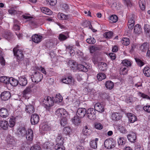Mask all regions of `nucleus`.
<instances>
[{
    "mask_svg": "<svg viewBox=\"0 0 150 150\" xmlns=\"http://www.w3.org/2000/svg\"><path fill=\"white\" fill-rule=\"evenodd\" d=\"M13 52L14 55L19 61L22 60L24 58V55L23 51L20 49L18 45H17L13 49Z\"/></svg>",
    "mask_w": 150,
    "mask_h": 150,
    "instance_id": "f257e3e1",
    "label": "nucleus"
},
{
    "mask_svg": "<svg viewBox=\"0 0 150 150\" xmlns=\"http://www.w3.org/2000/svg\"><path fill=\"white\" fill-rule=\"evenodd\" d=\"M42 104L46 109L50 111V107L54 104V102L51 97H45L42 100Z\"/></svg>",
    "mask_w": 150,
    "mask_h": 150,
    "instance_id": "f03ea898",
    "label": "nucleus"
},
{
    "mask_svg": "<svg viewBox=\"0 0 150 150\" xmlns=\"http://www.w3.org/2000/svg\"><path fill=\"white\" fill-rule=\"evenodd\" d=\"M31 78L33 82L38 83L41 81L43 78V75L39 72L35 71Z\"/></svg>",
    "mask_w": 150,
    "mask_h": 150,
    "instance_id": "7ed1b4c3",
    "label": "nucleus"
},
{
    "mask_svg": "<svg viewBox=\"0 0 150 150\" xmlns=\"http://www.w3.org/2000/svg\"><path fill=\"white\" fill-rule=\"evenodd\" d=\"M104 145L105 147L108 149H112L115 146V141L112 139H107L105 141Z\"/></svg>",
    "mask_w": 150,
    "mask_h": 150,
    "instance_id": "20e7f679",
    "label": "nucleus"
},
{
    "mask_svg": "<svg viewBox=\"0 0 150 150\" xmlns=\"http://www.w3.org/2000/svg\"><path fill=\"white\" fill-rule=\"evenodd\" d=\"M95 110L93 108H89L86 110V115L89 119L92 120L96 119V115Z\"/></svg>",
    "mask_w": 150,
    "mask_h": 150,
    "instance_id": "39448f33",
    "label": "nucleus"
},
{
    "mask_svg": "<svg viewBox=\"0 0 150 150\" xmlns=\"http://www.w3.org/2000/svg\"><path fill=\"white\" fill-rule=\"evenodd\" d=\"M55 115L60 118L66 117L68 115L67 111L63 108H59L55 112Z\"/></svg>",
    "mask_w": 150,
    "mask_h": 150,
    "instance_id": "423d86ee",
    "label": "nucleus"
},
{
    "mask_svg": "<svg viewBox=\"0 0 150 150\" xmlns=\"http://www.w3.org/2000/svg\"><path fill=\"white\" fill-rule=\"evenodd\" d=\"M62 81L64 83L71 85H74V80L71 75L63 78L62 79Z\"/></svg>",
    "mask_w": 150,
    "mask_h": 150,
    "instance_id": "0eeeda50",
    "label": "nucleus"
},
{
    "mask_svg": "<svg viewBox=\"0 0 150 150\" xmlns=\"http://www.w3.org/2000/svg\"><path fill=\"white\" fill-rule=\"evenodd\" d=\"M37 90V87L36 86L31 85L28 86L23 91V95H25L31 93L32 92H35Z\"/></svg>",
    "mask_w": 150,
    "mask_h": 150,
    "instance_id": "6e6552de",
    "label": "nucleus"
},
{
    "mask_svg": "<svg viewBox=\"0 0 150 150\" xmlns=\"http://www.w3.org/2000/svg\"><path fill=\"white\" fill-rule=\"evenodd\" d=\"M40 120L39 117L36 114H33L31 115L30 117V122L32 125L37 124Z\"/></svg>",
    "mask_w": 150,
    "mask_h": 150,
    "instance_id": "1a4fd4ad",
    "label": "nucleus"
},
{
    "mask_svg": "<svg viewBox=\"0 0 150 150\" xmlns=\"http://www.w3.org/2000/svg\"><path fill=\"white\" fill-rule=\"evenodd\" d=\"M26 138L27 140L31 141L33 140V130L31 129H28L26 131L25 134Z\"/></svg>",
    "mask_w": 150,
    "mask_h": 150,
    "instance_id": "9d476101",
    "label": "nucleus"
},
{
    "mask_svg": "<svg viewBox=\"0 0 150 150\" xmlns=\"http://www.w3.org/2000/svg\"><path fill=\"white\" fill-rule=\"evenodd\" d=\"M86 113V110L85 108H79L77 110L76 115L80 118L83 117Z\"/></svg>",
    "mask_w": 150,
    "mask_h": 150,
    "instance_id": "9b49d317",
    "label": "nucleus"
},
{
    "mask_svg": "<svg viewBox=\"0 0 150 150\" xmlns=\"http://www.w3.org/2000/svg\"><path fill=\"white\" fill-rule=\"evenodd\" d=\"M94 109L100 112H103L104 111V105L103 103H96L94 105Z\"/></svg>",
    "mask_w": 150,
    "mask_h": 150,
    "instance_id": "f8f14e48",
    "label": "nucleus"
},
{
    "mask_svg": "<svg viewBox=\"0 0 150 150\" xmlns=\"http://www.w3.org/2000/svg\"><path fill=\"white\" fill-rule=\"evenodd\" d=\"M0 96L2 100L6 101L10 99L11 95L9 91H6L2 93Z\"/></svg>",
    "mask_w": 150,
    "mask_h": 150,
    "instance_id": "ddd939ff",
    "label": "nucleus"
},
{
    "mask_svg": "<svg viewBox=\"0 0 150 150\" xmlns=\"http://www.w3.org/2000/svg\"><path fill=\"white\" fill-rule=\"evenodd\" d=\"M42 37L41 35L37 34L33 35L32 37V41L34 42L38 43L41 42Z\"/></svg>",
    "mask_w": 150,
    "mask_h": 150,
    "instance_id": "4468645a",
    "label": "nucleus"
},
{
    "mask_svg": "<svg viewBox=\"0 0 150 150\" xmlns=\"http://www.w3.org/2000/svg\"><path fill=\"white\" fill-rule=\"evenodd\" d=\"M25 111L28 114H32L35 111L34 107L33 106L31 105H26L25 108Z\"/></svg>",
    "mask_w": 150,
    "mask_h": 150,
    "instance_id": "2eb2a0df",
    "label": "nucleus"
},
{
    "mask_svg": "<svg viewBox=\"0 0 150 150\" xmlns=\"http://www.w3.org/2000/svg\"><path fill=\"white\" fill-rule=\"evenodd\" d=\"M128 140L132 143L135 142L137 139V136L135 133L132 132L127 135Z\"/></svg>",
    "mask_w": 150,
    "mask_h": 150,
    "instance_id": "dca6fc26",
    "label": "nucleus"
},
{
    "mask_svg": "<svg viewBox=\"0 0 150 150\" xmlns=\"http://www.w3.org/2000/svg\"><path fill=\"white\" fill-rule=\"evenodd\" d=\"M25 128V127H20L17 130V134L19 136L24 137L26 133Z\"/></svg>",
    "mask_w": 150,
    "mask_h": 150,
    "instance_id": "f3484780",
    "label": "nucleus"
},
{
    "mask_svg": "<svg viewBox=\"0 0 150 150\" xmlns=\"http://www.w3.org/2000/svg\"><path fill=\"white\" fill-rule=\"evenodd\" d=\"M9 114L7 110L5 108L0 109V116L6 118L8 117Z\"/></svg>",
    "mask_w": 150,
    "mask_h": 150,
    "instance_id": "a211bd4d",
    "label": "nucleus"
},
{
    "mask_svg": "<svg viewBox=\"0 0 150 150\" xmlns=\"http://www.w3.org/2000/svg\"><path fill=\"white\" fill-rule=\"evenodd\" d=\"M0 126L4 130H6L8 129L9 126L8 121L3 120L0 121Z\"/></svg>",
    "mask_w": 150,
    "mask_h": 150,
    "instance_id": "6ab92c4d",
    "label": "nucleus"
},
{
    "mask_svg": "<svg viewBox=\"0 0 150 150\" xmlns=\"http://www.w3.org/2000/svg\"><path fill=\"white\" fill-rule=\"evenodd\" d=\"M122 117L120 113L117 112L113 113L111 115V118L112 120L117 121L120 120Z\"/></svg>",
    "mask_w": 150,
    "mask_h": 150,
    "instance_id": "aec40b11",
    "label": "nucleus"
},
{
    "mask_svg": "<svg viewBox=\"0 0 150 150\" xmlns=\"http://www.w3.org/2000/svg\"><path fill=\"white\" fill-rule=\"evenodd\" d=\"M129 121L131 123H134L137 120V117L134 114L131 113H128L127 114Z\"/></svg>",
    "mask_w": 150,
    "mask_h": 150,
    "instance_id": "412c9836",
    "label": "nucleus"
},
{
    "mask_svg": "<svg viewBox=\"0 0 150 150\" xmlns=\"http://www.w3.org/2000/svg\"><path fill=\"white\" fill-rule=\"evenodd\" d=\"M4 36L5 39L8 40L13 38V35L9 30L5 31Z\"/></svg>",
    "mask_w": 150,
    "mask_h": 150,
    "instance_id": "4be33fe9",
    "label": "nucleus"
},
{
    "mask_svg": "<svg viewBox=\"0 0 150 150\" xmlns=\"http://www.w3.org/2000/svg\"><path fill=\"white\" fill-rule=\"evenodd\" d=\"M8 12L10 14L15 15L18 13L19 11L17 10V6H14L8 9Z\"/></svg>",
    "mask_w": 150,
    "mask_h": 150,
    "instance_id": "5701e85b",
    "label": "nucleus"
},
{
    "mask_svg": "<svg viewBox=\"0 0 150 150\" xmlns=\"http://www.w3.org/2000/svg\"><path fill=\"white\" fill-rule=\"evenodd\" d=\"M18 84L22 86H25L27 83V81L25 77H20L18 81Z\"/></svg>",
    "mask_w": 150,
    "mask_h": 150,
    "instance_id": "b1692460",
    "label": "nucleus"
},
{
    "mask_svg": "<svg viewBox=\"0 0 150 150\" xmlns=\"http://www.w3.org/2000/svg\"><path fill=\"white\" fill-rule=\"evenodd\" d=\"M91 132V130L88 128L87 126L84 127L82 131V134L85 136H88L90 135Z\"/></svg>",
    "mask_w": 150,
    "mask_h": 150,
    "instance_id": "393cba45",
    "label": "nucleus"
},
{
    "mask_svg": "<svg viewBox=\"0 0 150 150\" xmlns=\"http://www.w3.org/2000/svg\"><path fill=\"white\" fill-rule=\"evenodd\" d=\"M134 32L136 34H139L142 32V29L141 26L138 24H137L134 27Z\"/></svg>",
    "mask_w": 150,
    "mask_h": 150,
    "instance_id": "a878e982",
    "label": "nucleus"
},
{
    "mask_svg": "<svg viewBox=\"0 0 150 150\" xmlns=\"http://www.w3.org/2000/svg\"><path fill=\"white\" fill-rule=\"evenodd\" d=\"M9 83L14 86H16L18 84V81L12 77L9 78Z\"/></svg>",
    "mask_w": 150,
    "mask_h": 150,
    "instance_id": "bb28decb",
    "label": "nucleus"
},
{
    "mask_svg": "<svg viewBox=\"0 0 150 150\" xmlns=\"http://www.w3.org/2000/svg\"><path fill=\"white\" fill-rule=\"evenodd\" d=\"M64 138L62 137L61 134H59L56 138L57 144H63Z\"/></svg>",
    "mask_w": 150,
    "mask_h": 150,
    "instance_id": "cd10ccee",
    "label": "nucleus"
},
{
    "mask_svg": "<svg viewBox=\"0 0 150 150\" xmlns=\"http://www.w3.org/2000/svg\"><path fill=\"white\" fill-rule=\"evenodd\" d=\"M105 85L107 88L110 90L112 89L114 86L113 82L110 81H106L105 83Z\"/></svg>",
    "mask_w": 150,
    "mask_h": 150,
    "instance_id": "c85d7f7f",
    "label": "nucleus"
},
{
    "mask_svg": "<svg viewBox=\"0 0 150 150\" xmlns=\"http://www.w3.org/2000/svg\"><path fill=\"white\" fill-rule=\"evenodd\" d=\"M77 69L80 71L87 72L88 71V69L86 67L81 64H78L76 66Z\"/></svg>",
    "mask_w": 150,
    "mask_h": 150,
    "instance_id": "c756f323",
    "label": "nucleus"
},
{
    "mask_svg": "<svg viewBox=\"0 0 150 150\" xmlns=\"http://www.w3.org/2000/svg\"><path fill=\"white\" fill-rule=\"evenodd\" d=\"M80 118L78 116L76 115L72 119V120L73 123L75 125H78L81 122Z\"/></svg>",
    "mask_w": 150,
    "mask_h": 150,
    "instance_id": "7c9ffc66",
    "label": "nucleus"
},
{
    "mask_svg": "<svg viewBox=\"0 0 150 150\" xmlns=\"http://www.w3.org/2000/svg\"><path fill=\"white\" fill-rule=\"evenodd\" d=\"M69 37L68 33H65V35H64L62 34H60L58 38L60 41H63L66 40Z\"/></svg>",
    "mask_w": 150,
    "mask_h": 150,
    "instance_id": "2f4dec72",
    "label": "nucleus"
},
{
    "mask_svg": "<svg viewBox=\"0 0 150 150\" xmlns=\"http://www.w3.org/2000/svg\"><path fill=\"white\" fill-rule=\"evenodd\" d=\"M57 16V18L60 20H67L69 18L68 15L60 13H58Z\"/></svg>",
    "mask_w": 150,
    "mask_h": 150,
    "instance_id": "473e14b6",
    "label": "nucleus"
},
{
    "mask_svg": "<svg viewBox=\"0 0 150 150\" xmlns=\"http://www.w3.org/2000/svg\"><path fill=\"white\" fill-rule=\"evenodd\" d=\"M99 69L100 71H105L106 70L107 67L106 63L101 62L99 64Z\"/></svg>",
    "mask_w": 150,
    "mask_h": 150,
    "instance_id": "72a5a7b5",
    "label": "nucleus"
},
{
    "mask_svg": "<svg viewBox=\"0 0 150 150\" xmlns=\"http://www.w3.org/2000/svg\"><path fill=\"white\" fill-rule=\"evenodd\" d=\"M5 60L4 57V53L0 50V64L3 66L5 65Z\"/></svg>",
    "mask_w": 150,
    "mask_h": 150,
    "instance_id": "f704fd0d",
    "label": "nucleus"
},
{
    "mask_svg": "<svg viewBox=\"0 0 150 150\" xmlns=\"http://www.w3.org/2000/svg\"><path fill=\"white\" fill-rule=\"evenodd\" d=\"M143 72L146 76L147 77L150 76V68L148 67H146L144 68Z\"/></svg>",
    "mask_w": 150,
    "mask_h": 150,
    "instance_id": "c9c22d12",
    "label": "nucleus"
},
{
    "mask_svg": "<svg viewBox=\"0 0 150 150\" xmlns=\"http://www.w3.org/2000/svg\"><path fill=\"white\" fill-rule=\"evenodd\" d=\"M67 64L68 66L70 67L72 70H74L77 66L75 62L72 60H69Z\"/></svg>",
    "mask_w": 150,
    "mask_h": 150,
    "instance_id": "e433bc0d",
    "label": "nucleus"
},
{
    "mask_svg": "<svg viewBox=\"0 0 150 150\" xmlns=\"http://www.w3.org/2000/svg\"><path fill=\"white\" fill-rule=\"evenodd\" d=\"M41 11L48 15H51L52 13V11L49 8L45 7H42L41 9Z\"/></svg>",
    "mask_w": 150,
    "mask_h": 150,
    "instance_id": "4c0bfd02",
    "label": "nucleus"
},
{
    "mask_svg": "<svg viewBox=\"0 0 150 150\" xmlns=\"http://www.w3.org/2000/svg\"><path fill=\"white\" fill-rule=\"evenodd\" d=\"M9 78L6 76H1L0 77V81L6 84H9Z\"/></svg>",
    "mask_w": 150,
    "mask_h": 150,
    "instance_id": "58836bf2",
    "label": "nucleus"
},
{
    "mask_svg": "<svg viewBox=\"0 0 150 150\" xmlns=\"http://www.w3.org/2000/svg\"><path fill=\"white\" fill-rule=\"evenodd\" d=\"M118 19V17L116 15H112L109 17L110 22L111 23H116Z\"/></svg>",
    "mask_w": 150,
    "mask_h": 150,
    "instance_id": "ea45409f",
    "label": "nucleus"
},
{
    "mask_svg": "<svg viewBox=\"0 0 150 150\" xmlns=\"http://www.w3.org/2000/svg\"><path fill=\"white\" fill-rule=\"evenodd\" d=\"M97 77L98 80L100 81L103 79L106 78V76L105 74L103 73H99L98 74Z\"/></svg>",
    "mask_w": 150,
    "mask_h": 150,
    "instance_id": "a19ab883",
    "label": "nucleus"
},
{
    "mask_svg": "<svg viewBox=\"0 0 150 150\" xmlns=\"http://www.w3.org/2000/svg\"><path fill=\"white\" fill-rule=\"evenodd\" d=\"M139 4L140 9L142 11L144 10L145 9V2L144 0H139Z\"/></svg>",
    "mask_w": 150,
    "mask_h": 150,
    "instance_id": "79ce46f5",
    "label": "nucleus"
},
{
    "mask_svg": "<svg viewBox=\"0 0 150 150\" xmlns=\"http://www.w3.org/2000/svg\"><path fill=\"white\" fill-rule=\"evenodd\" d=\"M140 50L143 52H146L148 48V46L146 43H143L140 47Z\"/></svg>",
    "mask_w": 150,
    "mask_h": 150,
    "instance_id": "37998d69",
    "label": "nucleus"
},
{
    "mask_svg": "<svg viewBox=\"0 0 150 150\" xmlns=\"http://www.w3.org/2000/svg\"><path fill=\"white\" fill-rule=\"evenodd\" d=\"M118 144L119 145H123L126 142V140L123 137H120L117 140Z\"/></svg>",
    "mask_w": 150,
    "mask_h": 150,
    "instance_id": "c03bdc74",
    "label": "nucleus"
},
{
    "mask_svg": "<svg viewBox=\"0 0 150 150\" xmlns=\"http://www.w3.org/2000/svg\"><path fill=\"white\" fill-rule=\"evenodd\" d=\"M122 44L125 45L127 46L130 43V40L129 38H123L121 41Z\"/></svg>",
    "mask_w": 150,
    "mask_h": 150,
    "instance_id": "a18cd8bd",
    "label": "nucleus"
},
{
    "mask_svg": "<svg viewBox=\"0 0 150 150\" xmlns=\"http://www.w3.org/2000/svg\"><path fill=\"white\" fill-rule=\"evenodd\" d=\"M71 131V130L70 127H65L63 129V133L66 135L69 134Z\"/></svg>",
    "mask_w": 150,
    "mask_h": 150,
    "instance_id": "49530a36",
    "label": "nucleus"
},
{
    "mask_svg": "<svg viewBox=\"0 0 150 150\" xmlns=\"http://www.w3.org/2000/svg\"><path fill=\"white\" fill-rule=\"evenodd\" d=\"M128 70L126 66L122 67L120 69V74H121L125 75L127 73Z\"/></svg>",
    "mask_w": 150,
    "mask_h": 150,
    "instance_id": "de8ad7c7",
    "label": "nucleus"
},
{
    "mask_svg": "<svg viewBox=\"0 0 150 150\" xmlns=\"http://www.w3.org/2000/svg\"><path fill=\"white\" fill-rule=\"evenodd\" d=\"M122 67H126V68H127L128 67L130 66L131 65V62L125 59L123 60L122 63Z\"/></svg>",
    "mask_w": 150,
    "mask_h": 150,
    "instance_id": "09e8293b",
    "label": "nucleus"
},
{
    "mask_svg": "<svg viewBox=\"0 0 150 150\" xmlns=\"http://www.w3.org/2000/svg\"><path fill=\"white\" fill-rule=\"evenodd\" d=\"M135 59L137 65L141 67L144 64V63L141 60L137 58H135Z\"/></svg>",
    "mask_w": 150,
    "mask_h": 150,
    "instance_id": "8fccbe9b",
    "label": "nucleus"
},
{
    "mask_svg": "<svg viewBox=\"0 0 150 150\" xmlns=\"http://www.w3.org/2000/svg\"><path fill=\"white\" fill-rule=\"evenodd\" d=\"M86 42L90 44H94L96 42V40L93 38L90 37L87 38L86 40Z\"/></svg>",
    "mask_w": 150,
    "mask_h": 150,
    "instance_id": "3c124183",
    "label": "nucleus"
},
{
    "mask_svg": "<svg viewBox=\"0 0 150 150\" xmlns=\"http://www.w3.org/2000/svg\"><path fill=\"white\" fill-rule=\"evenodd\" d=\"M90 146L91 148L95 149L97 148V142L94 141V140L91 141L90 143Z\"/></svg>",
    "mask_w": 150,
    "mask_h": 150,
    "instance_id": "603ef678",
    "label": "nucleus"
},
{
    "mask_svg": "<svg viewBox=\"0 0 150 150\" xmlns=\"http://www.w3.org/2000/svg\"><path fill=\"white\" fill-rule=\"evenodd\" d=\"M113 33L111 31L106 32L104 33V37L106 38H110L112 36Z\"/></svg>",
    "mask_w": 150,
    "mask_h": 150,
    "instance_id": "864d4df0",
    "label": "nucleus"
},
{
    "mask_svg": "<svg viewBox=\"0 0 150 150\" xmlns=\"http://www.w3.org/2000/svg\"><path fill=\"white\" fill-rule=\"evenodd\" d=\"M134 150H144V148L142 144L137 143L135 145Z\"/></svg>",
    "mask_w": 150,
    "mask_h": 150,
    "instance_id": "5fc2aeb1",
    "label": "nucleus"
},
{
    "mask_svg": "<svg viewBox=\"0 0 150 150\" xmlns=\"http://www.w3.org/2000/svg\"><path fill=\"white\" fill-rule=\"evenodd\" d=\"M8 143L9 144H13L14 143V140L13 139V137L11 136H8L6 139Z\"/></svg>",
    "mask_w": 150,
    "mask_h": 150,
    "instance_id": "6e6d98bb",
    "label": "nucleus"
},
{
    "mask_svg": "<svg viewBox=\"0 0 150 150\" xmlns=\"http://www.w3.org/2000/svg\"><path fill=\"white\" fill-rule=\"evenodd\" d=\"M60 124L61 126L64 127L67 124V122L66 117L62 118L60 121Z\"/></svg>",
    "mask_w": 150,
    "mask_h": 150,
    "instance_id": "4d7b16f0",
    "label": "nucleus"
},
{
    "mask_svg": "<svg viewBox=\"0 0 150 150\" xmlns=\"http://www.w3.org/2000/svg\"><path fill=\"white\" fill-rule=\"evenodd\" d=\"M100 50V48L98 46H92L90 47V52L93 53L97 50Z\"/></svg>",
    "mask_w": 150,
    "mask_h": 150,
    "instance_id": "13d9d810",
    "label": "nucleus"
},
{
    "mask_svg": "<svg viewBox=\"0 0 150 150\" xmlns=\"http://www.w3.org/2000/svg\"><path fill=\"white\" fill-rule=\"evenodd\" d=\"M118 129L119 131L123 134H126L127 132L125 128L121 126H120L118 127Z\"/></svg>",
    "mask_w": 150,
    "mask_h": 150,
    "instance_id": "bf43d9fd",
    "label": "nucleus"
},
{
    "mask_svg": "<svg viewBox=\"0 0 150 150\" xmlns=\"http://www.w3.org/2000/svg\"><path fill=\"white\" fill-rule=\"evenodd\" d=\"M30 150H41V148L39 145L35 144L31 147Z\"/></svg>",
    "mask_w": 150,
    "mask_h": 150,
    "instance_id": "052dcab7",
    "label": "nucleus"
},
{
    "mask_svg": "<svg viewBox=\"0 0 150 150\" xmlns=\"http://www.w3.org/2000/svg\"><path fill=\"white\" fill-rule=\"evenodd\" d=\"M135 17V16L134 15H132L130 18L128 20V23L134 24V18Z\"/></svg>",
    "mask_w": 150,
    "mask_h": 150,
    "instance_id": "680f3d73",
    "label": "nucleus"
},
{
    "mask_svg": "<svg viewBox=\"0 0 150 150\" xmlns=\"http://www.w3.org/2000/svg\"><path fill=\"white\" fill-rule=\"evenodd\" d=\"M44 131L49 130L50 129V127L48 125L45 124L42 125L41 128Z\"/></svg>",
    "mask_w": 150,
    "mask_h": 150,
    "instance_id": "e2e57ef3",
    "label": "nucleus"
},
{
    "mask_svg": "<svg viewBox=\"0 0 150 150\" xmlns=\"http://www.w3.org/2000/svg\"><path fill=\"white\" fill-rule=\"evenodd\" d=\"M47 1L48 3L51 6L55 5L57 2V0H47Z\"/></svg>",
    "mask_w": 150,
    "mask_h": 150,
    "instance_id": "0e129e2a",
    "label": "nucleus"
},
{
    "mask_svg": "<svg viewBox=\"0 0 150 150\" xmlns=\"http://www.w3.org/2000/svg\"><path fill=\"white\" fill-rule=\"evenodd\" d=\"M73 48V47L70 45L67 46H66V49L69 50V53L71 54H72L74 52V50Z\"/></svg>",
    "mask_w": 150,
    "mask_h": 150,
    "instance_id": "69168bd1",
    "label": "nucleus"
},
{
    "mask_svg": "<svg viewBox=\"0 0 150 150\" xmlns=\"http://www.w3.org/2000/svg\"><path fill=\"white\" fill-rule=\"evenodd\" d=\"M9 127H13L15 125V122L14 119H10L9 121Z\"/></svg>",
    "mask_w": 150,
    "mask_h": 150,
    "instance_id": "338daca9",
    "label": "nucleus"
},
{
    "mask_svg": "<svg viewBox=\"0 0 150 150\" xmlns=\"http://www.w3.org/2000/svg\"><path fill=\"white\" fill-rule=\"evenodd\" d=\"M144 30L145 32L149 33L150 31V26L147 24H145L144 25Z\"/></svg>",
    "mask_w": 150,
    "mask_h": 150,
    "instance_id": "774afa93",
    "label": "nucleus"
}]
</instances>
